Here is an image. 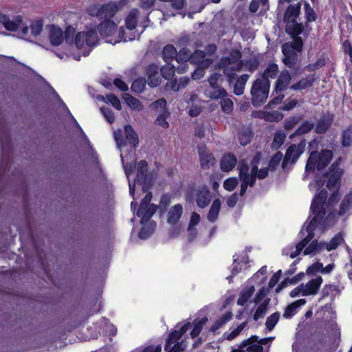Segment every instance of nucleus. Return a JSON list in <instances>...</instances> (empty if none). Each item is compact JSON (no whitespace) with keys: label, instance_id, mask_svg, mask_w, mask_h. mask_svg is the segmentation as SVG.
<instances>
[{"label":"nucleus","instance_id":"1","mask_svg":"<svg viewBox=\"0 0 352 352\" xmlns=\"http://www.w3.org/2000/svg\"><path fill=\"white\" fill-rule=\"evenodd\" d=\"M333 157V151L327 148H323L320 152L311 151L306 163L305 171L313 173L316 169L318 171L323 170L330 164Z\"/></svg>","mask_w":352,"mask_h":352},{"label":"nucleus","instance_id":"2","mask_svg":"<svg viewBox=\"0 0 352 352\" xmlns=\"http://www.w3.org/2000/svg\"><path fill=\"white\" fill-rule=\"evenodd\" d=\"M119 8L116 2L110 1L100 6L91 4L86 10L87 14L90 16H96L100 20L112 21V18L118 11Z\"/></svg>","mask_w":352,"mask_h":352},{"label":"nucleus","instance_id":"3","mask_svg":"<svg viewBox=\"0 0 352 352\" xmlns=\"http://www.w3.org/2000/svg\"><path fill=\"white\" fill-rule=\"evenodd\" d=\"M270 88V82L260 78L254 80L251 88L252 104L259 107L267 100Z\"/></svg>","mask_w":352,"mask_h":352},{"label":"nucleus","instance_id":"4","mask_svg":"<svg viewBox=\"0 0 352 352\" xmlns=\"http://www.w3.org/2000/svg\"><path fill=\"white\" fill-rule=\"evenodd\" d=\"M306 146L305 139H302L298 144H291L286 150L281 164L282 168L285 169L289 164L292 165L296 164L300 155L305 152Z\"/></svg>","mask_w":352,"mask_h":352},{"label":"nucleus","instance_id":"5","mask_svg":"<svg viewBox=\"0 0 352 352\" xmlns=\"http://www.w3.org/2000/svg\"><path fill=\"white\" fill-rule=\"evenodd\" d=\"M124 138L122 135V131L119 130L114 132V138L117 144L119 146H124L126 142L133 148H135L139 145V137L134 129L130 124H126L124 127Z\"/></svg>","mask_w":352,"mask_h":352},{"label":"nucleus","instance_id":"6","mask_svg":"<svg viewBox=\"0 0 352 352\" xmlns=\"http://www.w3.org/2000/svg\"><path fill=\"white\" fill-rule=\"evenodd\" d=\"M327 195V190L323 188L320 190L313 199L310 206V211L314 215V217H318V219L324 220L326 215V210L324 206Z\"/></svg>","mask_w":352,"mask_h":352},{"label":"nucleus","instance_id":"7","mask_svg":"<svg viewBox=\"0 0 352 352\" xmlns=\"http://www.w3.org/2000/svg\"><path fill=\"white\" fill-rule=\"evenodd\" d=\"M98 41L97 32L94 30H90L87 32H78L74 39V43L78 49H82L87 45L93 47L96 45Z\"/></svg>","mask_w":352,"mask_h":352},{"label":"nucleus","instance_id":"8","mask_svg":"<svg viewBox=\"0 0 352 352\" xmlns=\"http://www.w3.org/2000/svg\"><path fill=\"white\" fill-rule=\"evenodd\" d=\"M135 183L142 186L144 191H146L151 186V181L148 175V162L146 160H140L137 164V175Z\"/></svg>","mask_w":352,"mask_h":352},{"label":"nucleus","instance_id":"9","mask_svg":"<svg viewBox=\"0 0 352 352\" xmlns=\"http://www.w3.org/2000/svg\"><path fill=\"white\" fill-rule=\"evenodd\" d=\"M343 173V169H336L329 167L328 170L323 174V176L327 178V188L329 190H331L334 188H339Z\"/></svg>","mask_w":352,"mask_h":352},{"label":"nucleus","instance_id":"10","mask_svg":"<svg viewBox=\"0 0 352 352\" xmlns=\"http://www.w3.org/2000/svg\"><path fill=\"white\" fill-rule=\"evenodd\" d=\"M334 118V114L329 111L325 114H322L315 124V133L316 134L326 133L331 127Z\"/></svg>","mask_w":352,"mask_h":352},{"label":"nucleus","instance_id":"11","mask_svg":"<svg viewBox=\"0 0 352 352\" xmlns=\"http://www.w3.org/2000/svg\"><path fill=\"white\" fill-rule=\"evenodd\" d=\"M160 68L157 65L151 63L148 65L146 69V74L148 78V85L151 87H155L161 82V74L159 73Z\"/></svg>","mask_w":352,"mask_h":352},{"label":"nucleus","instance_id":"12","mask_svg":"<svg viewBox=\"0 0 352 352\" xmlns=\"http://www.w3.org/2000/svg\"><path fill=\"white\" fill-rule=\"evenodd\" d=\"M232 64V63L228 56L221 57L217 64V67L218 69L223 70V74L227 76L228 80L230 83L232 82L236 78L234 68L233 67H229Z\"/></svg>","mask_w":352,"mask_h":352},{"label":"nucleus","instance_id":"13","mask_svg":"<svg viewBox=\"0 0 352 352\" xmlns=\"http://www.w3.org/2000/svg\"><path fill=\"white\" fill-rule=\"evenodd\" d=\"M211 194L208 188L206 186L199 187L196 193V202L201 208H205L211 201Z\"/></svg>","mask_w":352,"mask_h":352},{"label":"nucleus","instance_id":"14","mask_svg":"<svg viewBox=\"0 0 352 352\" xmlns=\"http://www.w3.org/2000/svg\"><path fill=\"white\" fill-rule=\"evenodd\" d=\"M323 279L321 276H317L309 280L305 285L303 284V296H314L318 293Z\"/></svg>","mask_w":352,"mask_h":352},{"label":"nucleus","instance_id":"15","mask_svg":"<svg viewBox=\"0 0 352 352\" xmlns=\"http://www.w3.org/2000/svg\"><path fill=\"white\" fill-rule=\"evenodd\" d=\"M292 80L291 75L287 69L280 72L274 86V91L276 94L282 93L285 91Z\"/></svg>","mask_w":352,"mask_h":352},{"label":"nucleus","instance_id":"16","mask_svg":"<svg viewBox=\"0 0 352 352\" xmlns=\"http://www.w3.org/2000/svg\"><path fill=\"white\" fill-rule=\"evenodd\" d=\"M281 50L283 54V63L285 65L290 69L295 68L298 60V53L283 46L281 47Z\"/></svg>","mask_w":352,"mask_h":352},{"label":"nucleus","instance_id":"17","mask_svg":"<svg viewBox=\"0 0 352 352\" xmlns=\"http://www.w3.org/2000/svg\"><path fill=\"white\" fill-rule=\"evenodd\" d=\"M301 5L300 3H297L294 5H289L286 8L284 15L283 21L285 23L289 22H295L297 21V18L300 14Z\"/></svg>","mask_w":352,"mask_h":352},{"label":"nucleus","instance_id":"18","mask_svg":"<svg viewBox=\"0 0 352 352\" xmlns=\"http://www.w3.org/2000/svg\"><path fill=\"white\" fill-rule=\"evenodd\" d=\"M258 336L256 335L251 336L249 338L244 340L240 344L241 348H245L247 352H263V347L256 344Z\"/></svg>","mask_w":352,"mask_h":352},{"label":"nucleus","instance_id":"19","mask_svg":"<svg viewBox=\"0 0 352 352\" xmlns=\"http://www.w3.org/2000/svg\"><path fill=\"white\" fill-rule=\"evenodd\" d=\"M158 206L154 204H150L149 206H145V208L140 212V208H138L136 214L138 217L141 218L140 223L144 225L148 222L153 214L155 213Z\"/></svg>","mask_w":352,"mask_h":352},{"label":"nucleus","instance_id":"20","mask_svg":"<svg viewBox=\"0 0 352 352\" xmlns=\"http://www.w3.org/2000/svg\"><path fill=\"white\" fill-rule=\"evenodd\" d=\"M117 25L113 21H102L97 27V30L102 37L111 36L116 31Z\"/></svg>","mask_w":352,"mask_h":352},{"label":"nucleus","instance_id":"21","mask_svg":"<svg viewBox=\"0 0 352 352\" xmlns=\"http://www.w3.org/2000/svg\"><path fill=\"white\" fill-rule=\"evenodd\" d=\"M237 164L236 157L231 153L224 154L220 162L221 169L223 172L232 170Z\"/></svg>","mask_w":352,"mask_h":352},{"label":"nucleus","instance_id":"22","mask_svg":"<svg viewBox=\"0 0 352 352\" xmlns=\"http://www.w3.org/2000/svg\"><path fill=\"white\" fill-rule=\"evenodd\" d=\"M316 80L315 74L307 75L302 78L299 81L290 86L293 91H301L311 87Z\"/></svg>","mask_w":352,"mask_h":352},{"label":"nucleus","instance_id":"23","mask_svg":"<svg viewBox=\"0 0 352 352\" xmlns=\"http://www.w3.org/2000/svg\"><path fill=\"white\" fill-rule=\"evenodd\" d=\"M49 37L51 44L54 46L60 45L65 39L62 29L54 25H51Z\"/></svg>","mask_w":352,"mask_h":352},{"label":"nucleus","instance_id":"24","mask_svg":"<svg viewBox=\"0 0 352 352\" xmlns=\"http://www.w3.org/2000/svg\"><path fill=\"white\" fill-rule=\"evenodd\" d=\"M183 214V207L182 204L174 205L168 212L167 221L171 225L177 223Z\"/></svg>","mask_w":352,"mask_h":352},{"label":"nucleus","instance_id":"25","mask_svg":"<svg viewBox=\"0 0 352 352\" xmlns=\"http://www.w3.org/2000/svg\"><path fill=\"white\" fill-rule=\"evenodd\" d=\"M315 126V124L308 120H304L296 131L289 135L290 139L294 137L302 136L311 132Z\"/></svg>","mask_w":352,"mask_h":352},{"label":"nucleus","instance_id":"26","mask_svg":"<svg viewBox=\"0 0 352 352\" xmlns=\"http://www.w3.org/2000/svg\"><path fill=\"white\" fill-rule=\"evenodd\" d=\"M305 25L302 23L289 22L286 23L285 32L291 37L299 36L304 31Z\"/></svg>","mask_w":352,"mask_h":352},{"label":"nucleus","instance_id":"27","mask_svg":"<svg viewBox=\"0 0 352 352\" xmlns=\"http://www.w3.org/2000/svg\"><path fill=\"white\" fill-rule=\"evenodd\" d=\"M352 209V190L346 193L342 200L338 214L340 217L344 215L347 212Z\"/></svg>","mask_w":352,"mask_h":352},{"label":"nucleus","instance_id":"28","mask_svg":"<svg viewBox=\"0 0 352 352\" xmlns=\"http://www.w3.org/2000/svg\"><path fill=\"white\" fill-rule=\"evenodd\" d=\"M233 314L231 311H228L220 316L210 328V331L214 333L219 329L223 327L232 318Z\"/></svg>","mask_w":352,"mask_h":352},{"label":"nucleus","instance_id":"29","mask_svg":"<svg viewBox=\"0 0 352 352\" xmlns=\"http://www.w3.org/2000/svg\"><path fill=\"white\" fill-rule=\"evenodd\" d=\"M189 81L190 80L188 77H182L179 78V82H177V78H175V80L168 81L166 84V87L168 89L178 91L179 89L186 87L189 83Z\"/></svg>","mask_w":352,"mask_h":352},{"label":"nucleus","instance_id":"30","mask_svg":"<svg viewBox=\"0 0 352 352\" xmlns=\"http://www.w3.org/2000/svg\"><path fill=\"white\" fill-rule=\"evenodd\" d=\"M221 206V203L220 199H215L210 206V208L207 216L208 220L210 222L214 223L217 221L219 217Z\"/></svg>","mask_w":352,"mask_h":352},{"label":"nucleus","instance_id":"31","mask_svg":"<svg viewBox=\"0 0 352 352\" xmlns=\"http://www.w3.org/2000/svg\"><path fill=\"white\" fill-rule=\"evenodd\" d=\"M2 24L7 30L18 31L22 24V17L18 16L14 21H11L8 16L6 15Z\"/></svg>","mask_w":352,"mask_h":352},{"label":"nucleus","instance_id":"32","mask_svg":"<svg viewBox=\"0 0 352 352\" xmlns=\"http://www.w3.org/2000/svg\"><path fill=\"white\" fill-rule=\"evenodd\" d=\"M162 58L166 63H170L177 58V50L173 45L168 44L162 50Z\"/></svg>","mask_w":352,"mask_h":352},{"label":"nucleus","instance_id":"33","mask_svg":"<svg viewBox=\"0 0 352 352\" xmlns=\"http://www.w3.org/2000/svg\"><path fill=\"white\" fill-rule=\"evenodd\" d=\"M139 10L137 8L132 9L125 19V25L128 30L135 29L138 23Z\"/></svg>","mask_w":352,"mask_h":352},{"label":"nucleus","instance_id":"34","mask_svg":"<svg viewBox=\"0 0 352 352\" xmlns=\"http://www.w3.org/2000/svg\"><path fill=\"white\" fill-rule=\"evenodd\" d=\"M278 72V66L275 63H270L262 74V78H260L264 81H270L269 78H275Z\"/></svg>","mask_w":352,"mask_h":352},{"label":"nucleus","instance_id":"35","mask_svg":"<svg viewBox=\"0 0 352 352\" xmlns=\"http://www.w3.org/2000/svg\"><path fill=\"white\" fill-rule=\"evenodd\" d=\"M206 94L211 99L217 100L227 96V91L219 86L212 87L206 89Z\"/></svg>","mask_w":352,"mask_h":352},{"label":"nucleus","instance_id":"36","mask_svg":"<svg viewBox=\"0 0 352 352\" xmlns=\"http://www.w3.org/2000/svg\"><path fill=\"white\" fill-rule=\"evenodd\" d=\"M339 292L340 289L338 285L335 284H326L321 291V295L322 298L330 296L331 298L333 300Z\"/></svg>","mask_w":352,"mask_h":352},{"label":"nucleus","instance_id":"37","mask_svg":"<svg viewBox=\"0 0 352 352\" xmlns=\"http://www.w3.org/2000/svg\"><path fill=\"white\" fill-rule=\"evenodd\" d=\"M318 218V217H314L306 228L307 235L305 238L308 241V242H310L313 239L314 236V230L324 221Z\"/></svg>","mask_w":352,"mask_h":352},{"label":"nucleus","instance_id":"38","mask_svg":"<svg viewBox=\"0 0 352 352\" xmlns=\"http://www.w3.org/2000/svg\"><path fill=\"white\" fill-rule=\"evenodd\" d=\"M318 218V217H314L306 228L307 235L305 238L308 241V242H310L313 239L314 236V230L324 221Z\"/></svg>","mask_w":352,"mask_h":352},{"label":"nucleus","instance_id":"39","mask_svg":"<svg viewBox=\"0 0 352 352\" xmlns=\"http://www.w3.org/2000/svg\"><path fill=\"white\" fill-rule=\"evenodd\" d=\"M318 218V217H314L306 228L307 235L305 238L308 241V242H310L313 239L314 236V230L324 221Z\"/></svg>","mask_w":352,"mask_h":352},{"label":"nucleus","instance_id":"40","mask_svg":"<svg viewBox=\"0 0 352 352\" xmlns=\"http://www.w3.org/2000/svg\"><path fill=\"white\" fill-rule=\"evenodd\" d=\"M294 39L292 42H287L282 46L287 47L288 50H292L293 52L300 53L302 51L303 41L300 36L292 37Z\"/></svg>","mask_w":352,"mask_h":352},{"label":"nucleus","instance_id":"41","mask_svg":"<svg viewBox=\"0 0 352 352\" xmlns=\"http://www.w3.org/2000/svg\"><path fill=\"white\" fill-rule=\"evenodd\" d=\"M175 72V67L170 63H166V65L162 66L160 69L161 76L168 81L175 80V78H174V76Z\"/></svg>","mask_w":352,"mask_h":352},{"label":"nucleus","instance_id":"42","mask_svg":"<svg viewBox=\"0 0 352 352\" xmlns=\"http://www.w3.org/2000/svg\"><path fill=\"white\" fill-rule=\"evenodd\" d=\"M254 133L250 129H245L238 133V140L241 145L246 146L252 140Z\"/></svg>","mask_w":352,"mask_h":352},{"label":"nucleus","instance_id":"43","mask_svg":"<svg viewBox=\"0 0 352 352\" xmlns=\"http://www.w3.org/2000/svg\"><path fill=\"white\" fill-rule=\"evenodd\" d=\"M208 322V318L204 316L200 320H195L193 321V328L190 331V336L192 338H196L201 332L204 325Z\"/></svg>","mask_w":352,"mask_h":352},{"label":"nucleus","instance_id":"44","mask_svg":"<svg viewBox=\"0 0 352 352\" xmlns=\"http://www.w3.org/2000/svg\"><path fill=\"white\" fill-rule=\"evenodd\" d=\"M123 99L131 109L138 111L142 110L143 106L140 100L132 96L131 94H124Z\"/></svg>","mask_w":352,"mask_h":352},{"label":"nucleus","instance_id":"45","mask_svg":"<svg viewBox=\"0 0 352 352\" xmlns=\"http://www.w3.org/2000/svg\"><path fill=\"white\" fill-rule=\"evenodd\" d=\"M249 78V75L243 74L236 81L234 86V94L241 96L243 94L245 85Z\"/></svg>","mask_w":352,"mask_h":352},{"label":"nucleus","instance_id":"46","mask_svg":"<svg viewBox=\"0 0 352 352\" xmlns=\"http://www.w3.org/2000/svg\"><path fill=\"white\" fill-rule=\"evenodd\" d=\"M200 155V166L202 168H209L213 166L215 162V158L212 153H206L204 152L199 153Z\"/></svg>","mask_w":352,"mask_h":352},{"label":"nucleus","instance_id":"47","mask_svg":"<svg viewBox=\"0 0 352 352\" xmlns=\"http://www.w3.org/2000/svg\"><path fill=\"white\" fill-rule=\"evenodd\" d=\"M155 226V221H151L144 225H142V227L138 234L139 237L141 239H148L154 232Z\"/></svg>","mask_w":352,"mask_h":352},{"label":"nucleus","instance_id":"48","mask_svg":"<svg viewBox=\"0 0 352 352\" xmlns=\"http://www.w3.org/2000/svg\"><path fill=\"white\" fill-rule=\"evenodd\" d=\"M286 139V134L282 130L277 131L274 135V139L272 143V148L278 150L283 144Z\"/></svg>","mask_w":352,"mask_h":352},{"label":"nucleus","instance_id":"49","mask_svg":"<svg viewBox=\"0 0 352 352\" xmlns=\"http://www.w3.org/2000/svg\"><path fill=\"white\" fill-rule=\"evenodd\" d=\"M254 291L255 289L254 286H250L247 289L243 290L237 300V305L240 306L245 305L252 296Z\"/></svg>","mask_w":352,"mask_h":352},{"label":"nucleus","instance_id":"50","mask_svg":"<svg viewBox=\"0 0 352 352\" xmlns=\"http://www.w3.org/2000/svg\"><path fill=\"white\" fill-rule=\"evenodd\" d=\"M341 144L345 148L352 146V125H349L342 131Z\"/></svg>","mask_w":352,"mask_h":352},{"label":"nucleus","instance_id":"51","mask_svg":"<svg viewBox=\"0 0 352 352\" xmlns=\"http://www.w3.org/2000/svg\"><path fill=\"white\" fill-rule=\"evenodd\" d=\"M324 248L322 243H319L316 239L313 240L305 249L304 254H316L319 253Z\"/></svg>","mask_w":352,"mask_h":352},{"label":"nucleus","instance_id":"52","mask_svg":"<svg viewBox=\"0 0 352 352\" xmlns=\"http://www.w3.org/2000/svg\"><path fill=\"white\" fill-rule=\"evenodd\" d=\"M305 10V17L306 19L305 25H307L309 23L314 22L317 19V14L314 8L308 3L304 4Z\"/></svg>","mask_w":352,"mask_h":352},{"label":"nucleus","instance_id":"53","mask_svg":"<svg viewBox=\"0 0 352 352\" xmlns=\"http://www.w3.org/2000/svg\"><path fill=\"white\" fill-rule=\"evenodd\" d=\"M270 299L267 298L263 300V302L258 305L257 307L254 314L253 315V319L255 321H257L260 318H262L265 316L267 310V307L269 305Z\"/></svg>","mask_w":352,"mask_h":352},{"label":"nucleus","instance_id":"54","mask_svg":"<svg viewBox=\"0 0 352 352\" xmlns=\"http://www.w3.org/2000/svg\"><path fill=\"white\" fill-rule=\"evenodd\" d=\"M248 321H244L241 323L236 329L232 330L231 332H225L223 333V337L229 341L234 340L236 338L241 332L244 329V328L247 326Z\"/></svg>","mask_w":352,"mask_h":352},{"label":"nucleus","instance_id":"55","mask_svg":"<svg viewBox=\"0 0 352 352\" xmlns=\"http://www.w3.org/2000/svg\"><path fill=\"white\" fill-rule=\"evenodd\" d=\"M146 84V80L144 77H140L135 79L131 85V89L133 92L136 94H140L142 93Z\"/></svg>","mask_w":352,"mask_h":352},{"label":"nucleus","instance_id":"56","mask_svg":"<svg viewBox=\"0 0 352 352\" xmlns=\"http://www.w3.org/2000/svg\"><path fill=\"white\" fill-rule=\"evenodd\" d=\"M301 116H290L284 120L283 126L286 131L294 129L301 120Z\"/></svg>","mask_w":352,"mask_h":352},{"label":"nucleus","instance_id":"57","mask_svg":"<svg viewBox=\"0 0 352 352\" xmlns=\"http://www.w3.org/2000/svg\"><path fill=\"white\" fill-rule=\"evenodd\" d=\"M259 60L256 57L252 58L244 62V69L250 72H254L258 69Z\"/></svg>","mask_w":352,"mask_h":352},{"label":"nucleus","instance_id":"58","mask_svg":"<svg viewBox=\"0 0 352 352\" xmlns=\"http://www.w3.org/2000/svg\"><path fill=\"white\" fill-rule=\"evenodd\" d=\"M283 155L280 151L276 152L270 159L268 163V167L271 170H274L279 165L280 162H283Z\"/></svg>","mask_w":352,"mask_h":352},{"label":"nucleus","instance_id":"59","mask_svg":"<svg viewBox=\"0 0 352 352\" xmlns=\"http://www.w3.org/2000/svg\"><path fill=\"white\" fill-rule=\"evenodd\" d=\"M237 169L239 170V179H243L245 177H248V175H250L248 164L244 159L239 162Z\"/></svg>","mask_w":352,"mask_h":352},{"label":"nucleus","instance_id":"60","mask_svg":"<svg viewBox=\"0 0 352 352\" xmlns=\"http://www.w3.org/2000/svg\"><path fill=\"white\" fill-rule=\"evenodd\" d=\"M182 336L177 333V330L171 331L166 340L164 350H167L174 343L179 342Z\"/></svg>","mask_w":352,"mask_h":352},{"label":"nucleus","instance_id":"61","mask_svg":"<svg viewBox=\"0 0 352 352\" xmlns=\"http://www.w3.org/2000/svg\"><path fill=\"white\" fill-rule=\"evenodd\" d=\"M31 34L34 36H38L43 28V21L42 19L33 21L30 24Z\"/></svg>","mask_w":352,"mask_h":352},{"label":"nucleus","instance_id":"62","mask_svg":"<svg viewBox=\"0 0 352 352\" xmlns=\"http://www.w3.org/2000/svg\"><path fill=\"white\" fill-rule=\"evenodd\" d=\"M280 318V314L274 312L267 318L265 325L268 331H272L278 323Z\"/></svg>","mask_w":352,"mask_h":352},{"label":"nucleus","instance_id":"63","mask_svg":"<svg viewBox=\"0 0 352 352\" xmlns=\"http://www.w3.org/2000/svg\"><path fill=\"white\" fill-rule=\"evenodd\" d=\"M191 56L190 50L187 47H183L179 51V52H177L176 61L177 63L188 62Z\"/></svg>","mask_w":352,"mask_h":352},{"label":"nucleus","instance_id":"64","mask_svg":"<svg viewBox=\"0 0 352 352\" xmlns=\"http://www.w3.org/2000/svg\"><path fill=\"white\" fill-rule=\"evenodd\" d=\"M169 116L170 113L168 112V111L164 110L157 117L155 122V124L165 129L168 128L169 124L166 121V119Z\"/></svg>","mask_w":352,"mask_h":352}]
</instances>
